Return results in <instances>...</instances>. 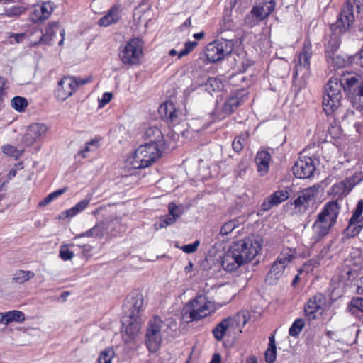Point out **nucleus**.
<instances>
[{
    "mask_svg": "<svg viewBox=\"0 0 363 363\" xmlns=\"http://www.w3.org/2000/svg\"><path fill=\"white\" fill-rule=\"evenodd\" d=\"M262 250L260 240L254 237H249L232 240L228 247V271L242 266L252 261Z\"/></svg>",
    "mask_w": 363,
    "mask_h": 363,
    "instance_id": "obj_1",
    "label": "nucleus"
},
{
    "mask_svg": "<svg viewBox=\"0 0 363 363\" xmlns=\"http://www.w3.org/2000/svg\"><path fill=\"white\" fill-rule=\"evenodd\" d=\"M199 244H200L199 241L196 240L194 243L182 246L181 247V249L185 253H188V254L193 253L197 250Z\"/></svg>",
    "mask_w": 363,
    "mask_h": 363,
    "instance_id": "obj_55",
    "label": "nucleus"
},
{
    "mask_svg": "<svg viewBox=\"0 0 363 363\" xmlns=\"http://www.w3.org/2000/svg\"><path fill=\"white\" fill-rule=\"evenodd\" d=\"M167 150L161 145L159 146L151 143L141 145L135 150L133 156L127 160L126 167L130 170L148 167L162 158Z\"/></svg>",
    "mask_w": 363,
    "mask_h": 363,
    "instance_id": "obj_2",
    "label": "nucleus"
},
{
    "mask_svg": "<svg viewBox=\"0 0 363 363\" xmlns=\"http://www.w3.org/2000/svg\"><path fill=\"white\" fill-rule=\"evenodd\" d=\"M330 247L329 245H327L321 250L318 255V261L313 264L314 267H317L318 265L320 264V261L325 258L330 257V255H329Z\"/></svg>",
    "mask_w": 363,
    "mask_h": 363,
    "instance_id": "obj_53",
    "label": "nucleus"
},
{
    "mask_svg": "<svg viewBox=\"0 0 363 363\" xmlns=\"http://www.w3.org/2000/svg\"><path fill=\"white\" fill-rule=\"evenodd\" d=\"M271 158V155L268 151L260 150L257 152L255 161L257 167V172L261 176L269 172Z\"/></svg>",
    "mask_w": 363,
    "mask_h": 363,
    "instance_id": "obj_33",
    "label": "nucleus"
},
{
    "mask_svg": "<svg viewBox=\"0 0 363 363\" xmlns=\"http://www.w3.org/2000/svg\"><path fill=\"white\" fill-rule=\"evenodd\" d=\"M327 306V298L321 293L310 298L304 305V315L308 320H315L317 314H322Z\"/></svg>",
    "mask_w": 363,
    "mask_h": 363,
    "instance_id": "obj_15",
    "label": "nucleus"
},
{
    "mask_svg": "<svg viewBox=\"0 0 363 363\" xmlns=\"http://www.w3.org/2000/svg\"><path fill=\"white\" fill-rule=\"evenodd\" d=\"M206 86L208 89L213 91H220L224 87L222 81L216 77H210L206 83Z\"/></svg>",
    "mask_w": 363,
    "mask_h": 363,
    "instance_id": "obj_47",
    "label": "nucleus"
},
{
    "mask_svg": "<svg viewBox=\"0 0 363 363\" xmlns=\"http://www.w3.org/2000/svg\"><path fill=\"white\" fill-rule=\"evenodd\" d=\"M315 170L314 160L312 157L308 156H300L292 167L294 176L299 179L310 178Z\"/></svg>",
    "mask_w": 363,
    "mask_h": 363,
    "instance_id": "obj_18",
    "label": "nucleus"
},
{
    "mask_svg": "<svg viewBox=\"0 0 363 363\" xmlns=\"http://www.w3.org/2000/svg\"><path fill=\"white\" fill-rule=\"evenodd\" d=\"M240 104V101L235 99L234 97H228V109L233 112L234 111V108H237Z\"/></svg>",
    "mask_w": 363,
    "mask_h": 363,
    "instance_id": "obj_59",
    "label": "nucleus"
},
{
    "mask_svg": "<svg viewBox=\"0 0 363 363\" xmlns=\"http://www.w3.org/2000/svg\"><path fill=\"white\" fill-rule=\"evenodd\" d=\"M339 79L342 84L344 91L347 94L357 90L359 86V76L355 73H344Z\"/></svg>",
    "mask_w": 363,
    "mask_h": 363,
    "instance_id": "obj_31",
    "label": "nucleus"
},
{
    "mask_svg": "<svg viewBox=\"0 0 363 363\" xmlns=\"http://www.w3.org/2000/svg\"><path fill=\"white\" fill-rule=\"evenodd\" d=\"M342 84L337 77H331L326 84L323 99V108L326 115H330L340 106L342 98Z\"/></svg>",
    "mask_w": 363,
    "mask_h": 363,
    "instance_id": "obj_6",
    "label": "nucleus"
},
{
    "mask_svg": "<svg viewBox=\"0 0 363 363\" xmlns=\"http://www.w3.org/2000/svg\"><path fill=\"white\" fill-rule=\"evenodd\" d=\"M227 330V318H224L213 330V334L217 340H221Z\"/></svg>",
    "mask_w": 363,
    "mask_h": 363,
    "instance_id": "obj_44",
    "label": "nucleus"
},
{
    "mask_svg": "<svg viewBox=\"0 0 363 363\" xmlns=\"http://www.w3.org/2000/svg\"><path fill=\"white\" fill-rule=\"evenodd\" d=\"M191 320H199L214 311L213 303L208 301L206 296H197L186 305Z\"/></svg>",
    "mask_w": 363,
    "mask_h": 363,
    "instance_id": "obj_9",
    "label": "nucleus"
},
{
    "mask_svg": "<svg viewBox=\"0 0 363 363\" xmlns=\"http://www.w3.org/2000/svg\"><path fill=\"white\" fill-rule=\"evenodd\" d=\"M251 65L250 60L247 57L246 52L242 48L228 51V65L233 71L230 78L245 72Z\"/></svg>",
    "mask_w": 363,
    "mask_h": 363,
    "instance_id": "obj_12",
    "label": "nucleus"
},
{
    "mask_svg": "<svg viewBox=\"0 0 363 363\" xmlns=\"http://www.w3.org/2000/svg\"><path fill=\"white\" fill-rule=\"evenodd\" d=\"M210 363H221V356L218 353L214 354Z\"/></svg>",
    "mask_w": 363,
    "mask_h": 363,
    "instance_id": "obj_62",
    "label": "nucleus"
},
{
    "mask_svg": "<svg viewBox=\"0 0 363 363\" xmlns=\"http://www.w3.org/2000/svg\"><path fill=\"white\" fill-rule=\"evenodd\" d=\"M47 130V126L43 123L31 124L24 135L25 143L28 145H33L35 141L40 140L42 138L45 137Z\"/></svg>",
    "mask_w": 363,
    "mask_h": 363,
    "instance_id": "obj_23",
    "label": "nucleus"
},
{
    "mask_svg": "<svg viewBox=\"0 0 363 363\" xmlns=\"http://www.w3.org/2000/svg\"><path fill=\"white\" fill-rule=\"evenodd\" d=\"M245 138L243 135L237 136L232 143V147L236 152H239L243 149V143Z\"/></svg>",
    "mask_w": 363,
    "mask_h": 363,
    "instance_id": "obj_52",
    "label": "nucleus"
},
{
    "mask_svg": "<svg viewBox=\"0 0 363 363\" xmlns=\"http://www.w3.org/2000/svg\"><path fill=\"white\" fill-rule=\"evenodd\" d=\"M354 5L350 0H347L342 5L336 22L332 26V29L338 30L340 33L348 31L353 26L355 17Z\"/></svg>",
    "mask_w": 363,
    "mask_h": 363,
    "instance_id": "obj_11",
    "label": "nucleus"
},
{
    "mask_svg": "<svg viewBox=\"0 0 363 363\" xmlns=\"http://www.w3.org/2000/svg\"><path fill=\"white\" fill-rule=\"evenodd\" d=\"M67 191V188H63L60 189H57L50 194H49L46 197L44 198L43 200L40 201L38 204H49L54 199L58 198L61 195H62Z\"/></svg>",
    "mask_w": 363,
    "mask_h": 363,
    "instance_id": "obj_48",
    "label": "nucleus"
},
{
    "mask_svg": "<svg viewBox=\"0 0 363 363\" xmlns=\"http://www.w3.org/2000/svg\"><path fill=\"white\" fill-rule=\"evenodd\" d=\"M357 293L363 294V277L360 279V282L357 286Z\"/></svg>",
    "mask_w": 363,
    "mask_h": 363,
    "instance_id": "obj_64",
    "label": "nucleus"
},
{
    "mask_svg": "<svg viewBox=\"0 0 363 363\" xmlns=\"http://www.w3.org/2000/svg\"><path fill=\"white\" fill-rule=\"evenodd\" d=\"M113 98V94L111 92H105L102 95L101 99L99 101L101 106H104L109 103Z\"/></svg>",
    "mask_w": 363,
    "mask_h": 363,
    "instance_id": "obj_60",
    "label": "nucleus"
},
{
    "mask_svg": "<svg viewBox=\"0 0 363 363\" xmlns=\"http://www.w3.org/2000/svg\"><path fill=\"white\" fill-rule=\"evenodd\" d=\"M167 327L159 316H154L149 321L145 335V344L150 352H155L160 349L162 341V334Z\"/></svg>",
    "mask_w": 363,
    "mask_h": 363,
    "instance_id": "obj_7",
    "label": "nucleus"
},
{
    "mask_svg": "<svg viewBox=\"0 0 363 363\" xmlns=\"http://www.w3.org/2000/svg\"><path fill=\"white\" fill-rule=\"evenodd\" d=\"M53 10V4L51 1L43 2L33 6L29 18L35 23L43 22L49 18Z\"/></svg>",
    "mask_w": 363,
    "mask_h": 363,
    "instance_id": "obj_20",
    "label": "nucleus"
},
{
    "mask_svg": "<svg viewBox=\"0 0 363 363\" xmlns=\"http://www.w3.org/2000/svg\"><path fill=\"white\" fill-rule=\"evenodd\" d=\"M274 1L262 0L253 6L250 13L258 23L266 19L274 11Z\"/></svg>",
    "mask_w": 363,
    "mask_h": 363,
    "instance_id": "obj_21",
    "label": "nucleus"
},
{
    "mask_svg": "<svg viewBox=\"0 0 363 363\" xmlns=\"http://www.w3.org/2000/svg\"><path fill=\"white\" fill-rule=\"evenodd\" d=\"M60 257L64 261L70 260L74 257V253L67 248H62L60 251Z\"/></svg>",
    "mask_w": 363,
    "mask_h": 363,
    "instance_id": "obj_56",
    "label": "nucleus"
},
{
    "mask_svg": "<svg viewBox=\"0 0 363 363\" xmlns=\"http://www.w3.org/2000/svg\"><path fill=\"white\" fill-rule=\"evenodd\" d=\"M123 8L121 4L113 5L98 21V25L101 27H108L112 24L118 23L121 20Z\"/></svg>",
    "mask_w": 363,
    "mask_h": 363,
    "instance_id": "obj_22",
    "label": "nucleus"
},
{
    "mask_svg": "<svg viewBox=\"0 0 363 363\" xmlns=\"http://www.w3.org/2000/svg\"><path fill=\"white\" fill-rule=\"evenodd\" d=\"M296 253V250L292 248L284 249L280 253L267 273L266 280L269 284L276 283L283 276L286 266L294 259Z\"/></svg>",
    "mask_w": 363,
    "mask_h": 363,
    "instance_id": "obj_8",
    "label": "nucleus"
},
{
    "mask_svg": "<svg viewBox=\"0 0 363 363\" xmlns=\"http://www.w3.org/2000/svg\"><path fill=\"white\" fill-rule=\"evenodd\" d=\"M340 212L339 206H325L318 214L317 219L313 225L314 235L311 238L312 245L319 242L325 236L336 223Z\"/></svg>",
    "mask_w": 363,
    "mask_h": 363,
    "instance_id": "obj_3",
    "label": "nucleus"
},
{
    "mask_svg": "<svg viewBox=\"0 0 363 363\" xmlns=\"http://www.w3.org/2000/svg\"><path fill=\"white\" fill-rule=\"evenodd\" d=\"M145 309V300L143 294L135 291L129 294L123 304V317L142 319Z\"/></svg>",
    "mask_w": 363,
    "mask_h": 363,
    "instance_id": "obj_10",
    "label": "nucleus"
},
{
    "mask_svg": "<svg viewBox=\"0 0 363 363\" xmlns=\"http://www.w3.org/2000/svg\"><path fill=\"white\" fill-rule=\"evenodd\" d=\"M291 193V186L279 189L266 198L263 204H279L286 201L290 197Z\"/></svg>",
    "mask_w": 363,
    "mask_h": 363,
    "instance_id": "obj_34",
    "label": "nucleus"
},
{
    "mask_svg": "<svg viewBox=\"0 0 363 363\" xmlns=\"http://www.w3.org/2000/svg\"><path fill=\"white\" fill-rule=\"evenodd\" d=\"M25 320L24 313L19 311H11L6 313H0V323L7 325L11 322H23Z\"/></svg>",
    "mask_w": 363,
    "mask_h": 363,
    "instance_id": "obj_35",
    "label": "nucleus"
},
{
    "mask_svg": "<svg viewBox=\"0 0 363 363\" xmlns=\"http://www.w3.org/2000/svg\"><path fill=\"white\" fill-rule=\"evenodd\" d=\"M16 172H17V171L16 169H11L7 174V181L11 180L13 178H14L16 175Z\"/></svg>",
    "mask_w": 363,
    "mask_h": 363,
    "instance_id": "obj_63",
    "label": "nucleus"
},
{
    "mask_svg": "<svg viewBox=\"0 0 363 363\" xmlns=\"http://www.w3.org/2000/svg\"><path fill=\"white\" fill-rule=\"evenodd\" d=\"M265 361L267 363H274L277 358V347L275 338L272 335L269 338V344L264 352Z\"/></svg>",
    "mask_w": 363,
    "mask_h": 363,
    "instance_id": "obj_38",
    "label": "nucleus"
},
{
    "mask_svg": "<svg viewBox=\"0 0 363 363\" xmlns=\"http://www.w3.org/2000/svg\"><path fill=\"white\" fill-rule=\"evenodd\" d=\"M26 33V37L31 38L35 35H37V38L42 33V29L38 28V26H33L29 28V29L25 33Z\"/></svg>",
    "mask_w": 363,
    "mask_h": 363,
    "instance_id": "obj_57",
    "label": "nucleus"
},
{
    "mask_svg": "<svg viewBox=\"0 0 363 363\" xmlns=\"http://www.w3.org/2000/svg\"><path fill=\"white\" fill-rule=\"evenodd\" d=\"M246 323L247 318L243 313H238L233 318H228V337L231 334L235 337L240 334Z\"/></svg>",
    "mask_w": 363,
    "mask_h": 363,
    "instance_id": "obj_32",
    "label": "nucleus"
},
{
    "mask_svg": "<svg viewBox=\"0 0 363 363\" xmlns=\"http://www.w3.org/2000/svg\"><path fill=\"white\" fill-rule=\"evenodd\" d=\"M198 45L196 41H188L184 44V48L178 52V58H182L194 50V49Z\"/></svg>",
    "mask_w": 363,
    "mask_h": 363,
    "instance_id": "obj_49",
    "label": "nucleus"
},
{
    "mask_svg": "<svg viewBox=\"0 0 363 363\" xmlns=\"http://www.w3.org/2000/svg\"><path fill=\"white\" fill-rule=\"evenodd\" d=\"M2 152L8 156L18 159L23 155L24 150H19L15 146L7 144L2 146Z\"/></svg>",
    "mask_w": 363,
    "mask_h": 363,
    "instance_id": "obj_45",
    "label": "nucleus"
},
{
    "mask_svg": "<svg viewBox=\"0 0 363 363\" xmlns=\"http://www.w3.org/2000/svg\"><path fill=\"white\" fill-rule=\"evenodd\" d=\"M312 55V43L308 38H306L298 54V63L295 65L293 72L294 78L297 77L299 72H303V74H306L309 72Z\"/></svg>",
    "mask_w": 363,
    "mask_h": 363,
    "instance_id": "obj_14",
    "label": "nucleus"
},
{
    "mask_svg": "<svg viewBox=\"0 0 363 363\" xmlns=\"http://www.w3.org/2000/svg\"><path fill=\"white\" fill-rule=\"evenodd\" d=\"M26 38V33H11L9 35V38H13L15 43H19L23 41V39Z\"/></svg>",
    "mask_w": 363,
    "mask_h": 363,
    "instance_id": "obj_61",
    "label": "nucleus"
},
{
    "mask_svg": "<svg viewBox=\"0 0 363 363\" xmlns=\"http://www.w3.org/2000/svg\"><path fill=\"white\" fill-rule=\"evenodd\" d=\"M326 60L328 63L333 67V69L343 68L346 67L348 63L347 60L340 55H335Z\"/></svg>",
    "mask_w": 363,
    "mask_h": 363,
    "instance_id": "obj_41",
    "label": "nucleus"
},
{
    "mask_svg": "<svg viewBox=\"0 0 363 363\" xmlns=\"http://www.w3.org/2000/svg\"><path fill=\"white\" fill-rule=\"evenodd\" d=\"M250 5V0H230V6L232 8L238 7L242 9L248 7Z\"/></svg>",
    "mask_w": 363,
    "mask_h": 363,
    "instance_id": "obj_54",
    "label": "nucleus"
},
{
    "mask_svg": "<svg viewBox=\"0 0 363 363\" xmlns=\"http://www.w3.org/2000/svg\"><path fill=\"white\" fill-rule=\"evenodd\" d=\"M28 105V100L20 96L13 97L11 102V107L19 113L24 112Z\"/></svg>",
    "mask_w": 363,
    "mask_h": 363,
    "instance_id": "obj_39",
    "label": "nucleus"
},
{
    "mask_svg": "<svg viewBox=\"0 0 363 363\" xmlns=\"http://www.w3.org/2000/svg\"><path fill=\"white\" fill-rule=\"evenodd\" d=\"M180 207L181 206H172L169 207V213L160 218V222L155 225V229L157 230L174 223L184 213V211L181 210Z\"/></svg>",
    "mask_w": 363,
    "mask_h": 363,
    "instance_id": "obj_26",
    "label": "nucleus"
},
{
    "mask_svg": "<svg viewBox=\"0 0 363 363\" xmlns=\"http://www.w3.org/2000/svg\"><path fill=\"white\" fill-rule=\"evenodd\" d=\"M320 192L319 186H313L299 191L298 197L291 204H304L315 202Z\"/></svg>",
    "mask_w": 363,
    "mask_h": 363,
    "instance_id": "obj_24",
    "label": "nucleus"
},
{
    "mask_svg": "<svg viewBox=\"0 0 363 363\" xmlns=\"http://www.w3.org/2000/svg\"><path fill=\"white\" fill-rule=\"evenodd\" d=\"M206 56L210 62H218L225 57L223 46L221 43L213 42L206 47Z\"/></svg>",
    "mask_w": 363,
    "mask_h": 363,
    "instance_id": "obj_30",
    "label": "nucleus"
},
{
    "mask_svg": "<svg viewBox=\"0 0 363 363\" xmlns=\"http://www.w3.org/2000/svg\"><path fill=\"white\" fill-rule=\"evenodd\" d=\"M362 212L363 206H357L355 211L350 219L348 226L345 230V234L347 237H355L362 230L360 224H358L356 220L357 217L361 216Z\"/></svg>",
    "mask_w": 363,
    "mask_h": 363,
    "instance_id": "obj_29",
    "label": "nucleus"
},
{
    "mask_svg": "<svg viewBox=\"0 0 363 363\" xmlns=\"http://www.w3.org/2000/svg\"><path fill=\"white\" fill-rule=\"evenodd\" d=\"M35 277V273L32 271L18 270L13 274V280L16 283L23 284Z\"/></svg>",
    "mask_w": 363,
    "mask_h": 363,
    "instance_id": "obj_40",
    "label": "nucleus"
},
{
    "mask_svg": "<svg viewBox=\"0 0 363 363\" xmlns=\"http://www.w3.org/2000/svg\"><path fill=\"white\" fill-rule=\"evenodd\" d=\"M101 140L102 138L101 136H96L90 141L86 143L85 147L79 150L77 155H80L84 159L88 157L87 153L89 152L96 151L99 149Z\"/></svg>",
    "mask_w": 363,
    "mask_h": 363,
    "instance_id": "obj_37",
    "label": "nucleus"
},
{
    "mask_svg": "<svg viewBox=\"0 0 363 363\" xmlns=\"http://www.w3.org/2000/svg\"><path fill=\"white\" fill-rule=\"evenodd\" d=\"M355 185V177L333 184L328 191L331 200L326 204H338V201L345 197Z\"/></svg>",
    "mask_w": 363,
    "mask_h": 363,
    "instance_id": "obj_16",
    "label": "nucleus"
},
{
    "mask_svg": "<svg viewBox=\"0 0 363 363\" xmlns=\"http://www.w3.org/2000/svg\"><path fill=\"white\" fill-rule=\"evenodd\" d=\"M340 34L338 33V30H333V33L327 39L324 45L326 59H329V57L335 55L339 49L341 45Z\"/></svg>",
    "mask_w": 363,
    "mask_h": 363,
    "instance_id": "obj_27",
    "label": "nucleus"
},
{
    "mask_svg": "<svg viewBox=\"0 0 363 363\" xmlns=\"http://www.w3.org/2000/svg\"><path fill=\"white\" fill-rule=\"evenodd\" d=\"M93 77L89 75L85 78L73 76H64L58 81L55 89V97L57 101H64L72 96L80 86L91 82Z\"/></svg>",
    "mask_w": 363,
    "mask_h": 363,
    "instance_id": "obj_4",
    "label": "nucleus"
},
{
    "mask_svg": "<svg viewBox=\"0 0 363 363\" xmlns=\"http://www.w3.org/2000/svg\"><path fill=\"white\" fill-rule=\"evenodd\" d=\"M348 98L354 108L359 111L363 109V88L360 84L357 90L348 94Z\"/></svg>",
    "mask_w": 363,
    "mask_h": 363,
    "instance_id": "obj_36",
    "label": "nucleus"
},
{
    "mask_svg": "<svg viewBox=\"0 0 363 363\" xmlns=\"http://www.w3.org/2000/svg\"><path fill=\"white\" fill-rule=\"evenodd\" d=\"M104 228L101 225H96L93 228L86 231L83 235L101 238L104 235Z\"/></svg>",
    "mask_w": 363,
    "mask_h": 363,
    "instance_id": "obj_51",
    "label": "nucleus"
},
{
    "mask_svg": "<svg viewBox=\"0 0 363 363\" xmlns=\"http://www.w3.org/2000/svg\"><path fill=\"white\" fill-rule=\"evenodd\" d=\"M86 206H74L70 209L65 211L62 212L59 216V219H65L67 218H72L74 216L77 215L79 212L84 211L85 209Z\"/></svg>",
    "mask_w": 363,
    "mask_h": 363,
    "instance_id": "obj_46",
    "label": "nucleus"
},
{
    "mask_svg": "<svg viewBox=\"0 0 363 363\" xmlns=\"http://www.w3.org/2000/svg\"><path fill=\"white\" fill-rule=\"evenodd\" d=\"M115 352L113 348L107 347L101 352L98 363H112V359L114 357Z\"/></svg>",
    "mask_w": 363,
    "mask_h": 363,
    "instance_id": "obj_43",
    "label": "nucleus"
},
{
    "mask_svg": "<svg viewBox=\"0 0 363 363\" xmlns=\"http://www.w3.org/2000/svg\"><path fill=\"white\" fill-rule=\"evenodd\" d=\"M305 326V321L302 318L295 320L289 330V334L291 337H296Z\"/></svg>",
    "mask_w": 363,
    "mask_h": 363,
    "instance_id": "obj_42",
    "label": "nucleus"
},
{
    "mask_svg": "<svg viewBox=\"0 0 363 363\" xmlns=\"http://www.w3.org/2000/svg\"><path fill=\"white\" fill-rule=\"evenodd\" d=\"M363 264L362 251L358 248H352L348 257L345 261L346 274L348 280H353L358 275L359 270Z\"/></svg>",
    "mask_w": 363,
    "mask_h": 363,
    "instance_id": "obj_17",
    "label": "nucleus"
},
{
    "mask_svg": "<svg viewBox=\"0 0 363 363\" xmlns=\"http://www.w3.org/2000/svg\"><path fill=\"white\" fill-rule=\"evenodd\" d=\"M143 41L140 38H132L120 47L118 57L125 65H140L143 57Z\"/></svg>",
    "mask_w": 363,
    "mask_h": 363,
    "instance_id": "obj_5",
    "label": "nucleus"
},
{
    "mask_svg": "<svg viewBox=\"0 0 363 363\" xmlns=\"http://www.w3.org/2000/svg\"><path fill=\"white\" fill-rule=\"evenodd\" d=\"M144 138L149 140L147 143L154 144L155 146L161 145L164 149H169V145L164 138L162 132L157 126L147 128L145 132Z\"/></svg>",
    "mask_w": 363,
    "mask_h": 363,
    "instance_id": "obj_25",
    "label": "nucleus"
},
{
    "mask_svg": "<svg viewBox=\"0 0 363 363\" xmlns=\"http://www.w3.org/2000/svg\"><path fill=\"white\" fill-rule=\"evenodd\" d=\"M26 7L22 6H13L6 11L9 17H18L26 12Z\"/></svg>",
    "mask_w": 363,
    "mask_h": 363,
    "instance_id": "obj_50",
    "label": "nucleus"
},
{
    "mask_svg": "<svg viewBox=\"0 0 363 363\" xmlns=\"http://www.w3.org/2000/svg\"><path fill=\"white\" fill-rule=\"evenodd\" d=\"M122 337L125 343L135 341L141 329L142 319L123 317Z\"/></svg>",
    "mask_w": 363,
    "mask_h": 363,
    "instance_id": "obj_19",
    "label": "nucleus"
},
{
    "mask_svg": "<svg viewBox=\"0 0 363 363\" xmlns=\"http://www.w3.org/2000/svg\"><path fill=\"white\" fill-rule=\"evenodd\" d=\"M158 111L162 121L167 123L169 126H176L183 121L182 110L176 107L175 104L171 101L162 104Z\"/></svg>",
    "mask_w": 363,
    "mask_h": 363,
    "instance_id": "obj_13",
    "label": "nucleus"
},
{
    "mask_svg": "<svg viewBox=\"0 0 363 363\" xmlns=\"http://www.w3.org/2000/svg\"><path fill=\"white\" fill-rule=\"evenodd\" d=\"M59 28V24L57 22H50L46 27L45 32L38 36V40H32L31 45L33 46L38 45L40 43L50 44L53 39V37L56 35L57 30Z\"/></svg>",
    "mask_w": 363,
    "mask_h": 363,
    "instance_id": "obj_28",
    "label": "nucleus"
},
{
    "mask_svg": "<svg viewBox=\"0 0 363 363\" xmlns=\"http://www.w3.org/2000/svg\"><path fill=\"white\" fill-rule=\"evenodd\" d=\"M6 81L0 77V101H3L7 94Z\"/></svg>",
    "mask_w": 363,
    "mask_h": 363,
    "instance_id": "obj_58",
    "label": "nucleus"
}]
</instances>
